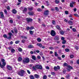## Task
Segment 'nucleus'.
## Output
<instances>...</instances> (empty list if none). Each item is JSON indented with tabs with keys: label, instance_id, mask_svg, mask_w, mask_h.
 Here are the masks:
<instances>
[{
	"label": "nucleus",
	"instance_id": "obj_48",
	"mask_svg": "<svg viewBox=\"0 0 79 79\" xmlns=\"http://www.w3.org/2000/svg\"><path fill=\"white\" fill-rule=\"evenodd\" d=\"M56 23V22H55L54 20H52V24H54V25H55V23Z\"/></svg>",
	"mask_w": 79,
	"mask_h": 79
},
{
	"label": "nucleus",
	"instance_id": "obj_58",
	"mask_svg": "<svg viewBox=\"0 0 79 79\" xmlns=\"http://www.w3.org/2000/svg\"><path fill=\"white\" fill-rule=\"evenodd\" d=\"M61 40H64V38L63 37H61Z\"/></svg>",
	"mask_w": 79,
	"mask_h": 79
},
{
	"label": "nucleus",
	"instance_id": "obj_42",
	"mask_svg": "<svg viewBox=\"0 0 79 79\" xmlns=\"http://www.w3.org/2000/svg\"><path fill=\"white\" fill-rule=\"evenodd\" d=\"M64 66H68V64H67V63H64Z\"/></svg>",
	"mask_w": 79,
	"mask_h": 79
},
{
	"label": "nucleus",
	"instance_id": "obj_40",
	"mask_svg": "<svg viewBox=\"0 0 79 79\" xmlns=\"http://www.w3.org/2000/svg\"><path fill=\"white\" fill-rule=\"evenodd\" d=\"M27 8L26 7H25L24 8V10H23V11L24 12V11H27Z\"/></svg>",
	"mask_w": 79,
	"mask_h": 79
},
{
	"label": "nucleus",
	"instance_id": "obj_44",
	"mask_svg": "<svg viewBox=\"0 0 79 79\" xmlns=\"http://www.w3.org/2000/svg\"><path fill=\"white\" fill-rule=\"evenodd\" d=\"M37 41H38L39 42H41V39L40 38H38L37 39Z\"/></svg>",
	"mask_w": 79,
	"mask_h": 79
},
{
	"label": "nucleus",
	"instance_id": "obj_18",
	"mask_svg": "<svg viewBox=\"0 0 79 79\" xmlns=\"http://www.w3.org/2000/svg\"><path fill=\"white\" fill-rule=\"evenodd\" d=\"M60 33L61 35H63L64 34V32L63 30H60Z\"/></svg>",
	"mask_w": 79,
	"mask_h": 79
},
{
	"label": "nucleus",
	"instance_id": "obj_56",
	"mask_svg": "<svg viewBox=\"0 0 79 79\" xmlns=\"http://www.w3.org/2000/svg\"><path fill=\"white\" fill-rule=\"evenodd\" d=\"M76 11H77V9H76V8H75L73 9V11H74V12H76Z\"/></svg>",
	"mask_w": 79,
	"mask_h": 79
},
{
	"label": "nucleus",
	"instance_id": "obj_15",
	"mask_svg": "<svg viewBox=\"0 0 79 79\" xmlns=\"http://www.w3.org/2000/svg\"><path fill=\"white\" fill-rule=\"evenodd\" d=\"M28 48H34V46L32 44H30L28 46Z\"/></svg>",
	"mask_w": 79,
	"mask_h": 79
},
{
	"label": "nucleus",
	"instance_id": "obj_10",
	"mask_svg": "<svg viewBox=\"0 0 79 79\" xmlns=\"http://www.w3.org/2000/svg\"><path fill=\"white\" fill-rule=\"evenodd\" d=\"M49 13V10H46L44 11V15L47 16V15H48Z\"/></svg>",
	"mask_w": 79,
	"mask_h": 79
},
{
	"label": "nucleus",
	"instance_id": "obj_3",
	"mask_svg": "<svg viewBox=\"0 0 79 79\" xmlns=\"http://www.w3.org/2000/svg\"><path fill=\"white\" fill-rule=\"evenodd\" d=\"M22 62L23 64H26V63H29L30 62V59L28 57H26L24 58Z\"/></svg>",
	"mask_w": 79,
	"mask_h": 79
},
{
	"label": "nucleus",
	"instance_id": "obj_60",
	"mask_svg": "<svg viewBox=\"0 0 79 79\" xmlns=\"http://www.w3.org/2000/svg\"><path fill=\"white\" fill-rule=\"evenodd\" d=\"M27 71L28 74H31V72H30V71H29V70H27Z\"/></svg>",
	"mask_w": 79,
	"mask_h": 79
},
{
	"label": "nucleus",
	"instance_id": "obj_5",
	"mask_svg": "<svg viewBox=\"0 0 79 79\" xmlns=\"http://www.w3.org/2000/svg\"><path fill=\"white\" fill-rule=\"evenodd\" d=\"M50 34L52 36L54 37L56 35V32L54 30H52L51 31Z\"/></svg>",
	"mask_w": 79,
	"mask_h": 79
},
{
	"label": "nucleus",
	"instance_id": "obj_27",
	"mask_svg": "<svg viewBox=\"0 0 79 79\" xmlns=\"http://www.w3.org/2000/svg\"><path fill=\"white\" fill-rule=\"evenodd\" d=\"M62 44H65L66 43V40H63L62 42Z\"/></svg>",
	"mask_w": 79,
	"mask_h": 79
},
{
	"label": "nucleus",
	"instance_id": "obj_16",
	"mask_svg": "<svg viewBox=\"0 0 79 79\" xmlns=\"http://www.w3.org/2000/svg\"><path fill=\"white\" fill-rule=\"evenodd\" d=\"M68 23L70 24L71 26L73 24V22L72 21L70 20L68 21Z\"/></svg>",
	"mask_w": 79,
	"mask_h": 79
},
{
	"label": "nucleus",
	"instance_id": "obj_24",
	"mask_svg": "<svg viewBox=\"0 0 79 79\" xmlns=\"http://www.w3.org/2000/svg\"><path fill=\"white\" fill-rule=\"evenodd\" d=\"M4 13L5 14V15L8 14V12H7V10H6V9H4Z\"/></svg>",
	"mask_w": 79,
	"mask_h": 79
},
{
	"label": "nucleus",
	"instance_id": "obj_26",
	"mask_svg": "<svg viewBox=\"0 0 79 79\" xmlns=\"http://www.w3.org/2000/svg\"><path fill=\"white\" fill-rule=\"evenodd\" d=\"M47 79V75H44L43 76V79Z\"/></svg>",
	"mask_w": 79,
	"mask_h": 79
},
{
	"label": "nucleus",
	"instance_id": "obj_51",
	"mask_svg": "<svg viewBox=\"0 0 79 79\" xmlns=\"http://www.w3.org/2000/svg\"><path fill=\"white\" fill-rule=\"evenodd\" d=\"M26 29L27 30V31H28L29 29L30 30V27H27Z\"/></svg>",
	"mask_w": 79,
	"mask_h": 79
},
{
	"label": "nucleus",
	"instance_id": "obj_38",
	"mask_svg": "<svg viewBox=\"0 0 79 79\" xmlns=\"http://www.w3.org/2000/svg\"><path fill=\"white\" fill-rule=\"evenodd\" d=\"M19 42L20 41L19 40H17L15 42V44H18L19 43Z\"/></svg>",
	"mask_w": 79,
	"mask_h": 79
},
{
	"label": "nucleus",
	"instance_id": "obj_36",
	"mask_svg": "<svg viewBox=\"0 0 79 79\" xmlns=\"http://www.w3.org/2000/svg\"><path fill=\"white\" fill-rule=\"evenodd\" d=\"M73 15H74V16H76V17H78V18H79V15H78L77 14H73Z\"/></svg>",
	"mask_w": 79,
	"mask_h": 79
},
{
	"label": "nucleus",
	"instance_id": "obj_13",
	"mask_svg": "<svg viewBox=\"0 0 79 79\" xmlns=\"http://www.w3.org/2000/svg\"><path fill=\"white\" fill-rule=\"evenodd\" d=\"M28 14L29 15H30V16H32L33 15H34V12H28Z\"/></svg>",
	"mask_w": 79,
	"mask_h": 79
},
{
	"label": "nucleus",
	"instance_id": "obj_8",
	"mask_svg": "<svg viewBox=\"0 0 79 79\" xmlns=\"http://www.w3.org/2000/svg\"><path fill=\"white\" fill-rule=\"evenodd\" d=\"M6 67L7 69L10 70V71H11V70L13 69V68L9 65H7Z\"/></svg>",
	"mask_w": 79,
	"mask_h": 79
},
{
	"label": "nucleus",
	"instance_id": "obj_39",
	"mask_svg": "<svg viewBox=\"0 0 79 79\" xmlns=\"http://www.w3.org/2000/svg\"><path fill=\"white\" fill-rule=\"evenodd\" d=\"M34 29V26L31 27H30V30H32V29Z\"/></svg>",
	"mask_w": 79,
	"mask_h": 79
},
{
	"label": "nucleus",
	"instance_id": "obj_50",
	"mask_svg": "<svg viewBox=\"0 0 79 79\" xmlns=\"http://www.w3.org/2000/svg\"><path fill=\"white\" fill-rule=\"evenodd\" d=\"M70 58H73L74 57V56L73 55H71L70 56Z\"/></svg>",
	"mask_w": 79,
	"mask_h": 79
},
{
	"label": "nucleus",
	"instance_id": "obj_21",
	"mask_svg": "<svg viewBox=\"0 0 79 79\" xmlns=\"http://www.w3.org/2000/svg\"><path fill=\"white\" fill-rule=\"evenodd\" d=\"M32 60H35H35H36V57H35V56H32Z\"/></svg>",
	"mask_w": 79,
	"mask_h": 79
},
{
	"label": "nucleus",
	"instance_id": "obj_35",
	"mask_svg": "<svg viewBox=\"0 0 79 79\" xmlns=\"http://www.w3.org/2000/svg\"><path fill=\"white\" fill-rule=\"evenodd\" d=\"M68 67H69V69H73V67H72V66H71V65L69 66Z\"/></svg>",
	"mask_w": 79,
	"mask_h": 79
},
{
	"label": "nucleus",
	"instance_id": "obj_54",
	"mask_svg": "<svg viewBox=\"0 0 79 79\" xmlns=\"http://www.w3.org/2000/svg\"><path fill=\"white\" fill-rule=\"evenodd\" d=\"M8 35H9V36H10L11 37V35H12V34L11 33H10L8 34Z\"/></svg>",
	"mask_w": 79,
	"mask_h": 79
},
{
	"label": "nucleus",
	"instance_id": "obj_47",
	"mask_svg": "<svg viewBox=\"0 0 79 79\" xmlns=\"http://www.w3.org/2000/svg\"><path fill=\"white\" fill-rule=\"evenodd\" d=\"M37 10L38 11H42L41 9L40 8H38L37 9Z\"/></svg>",
	"mask_w": 79,
	"mask_h": 79
},
{
	"label": "nucleus",
	"instance_id": "obj_57",
	"mask_svg": "<svg viewBox=\"0 0 79 79\" xmlns=\"http://www.w3.org/2000/svg\"><path fill=\"white\" fill-rule=\"evenodd\" d=\"M10 23H13V20H10Z\"/></svg>",
	"mask_w": 79,
	"mask_h": 79
},
{
	"label": "nucleus",
	"instance_id": "obj_62",
	"mask_svg": "<svg viewBox=\"0 0 79 79\" xmlns=\"http://www.w3.org/2000/svg\"><path fill=\"white\" fill-rule=\"evenodd\" d=\"M77 63L78 64H79V59L77 61Z\"/></svg>",
	"mask_w": 79,
	"mask_h": 79
},
{
	"label": "nucleus",
	"instance_id": "obj_11",
	"mask_svg": "<svg viewBox=\"0 0 79 79\" xmlns=\"http://www.w3.org/2000/svg\"><path fill=\"white\" fill-rule=\"evenodd\" d=\"M0 18H4V15H3V13L2 11L0 12Z\"/></svg>",
	"mask_w": 79,
	"mask_h": 79
},
{
	"label": "nucleus",
	"instance_id": "obj_34",
	"mask_svg": "<svg viewBox=\"0 0 79 79\" xmlns=\"http://www.w3.org/2000/svg\"><path fill=\"white\" fill-rule=\"evenodd\" d=\"M70 6L72 8H73V7H74V5H73V4L71 3H70Z\"/></svg>",
	"mask_w": 79,
	"mask_h": 79
},
{
	"label": "nucleus",
	"instance_id": "obj_29",
	"mask_svg": "<svg viewBox=\"0 0 79 79\" xmlns=\"http://www.w3.org/2000/svg\"><path fill=\"white\" fill-rule=\"evenodd\" d=\"M3 37L4 38H5L6 39V38H8V37L7 36V35H6V34L3 35Z\"/></svg>",
	"mask_w": 79,
	"mask_h": 79
},
{
	"label": "nucleus",
	"instance_id": "obj_17",
	"mask_svg": "<svg viewBox=\"0 0 79 79\" xmlns=\"http://www.w3.org/2000/svg\"><path fill=\"white\" fill-rule=\"evenodd\" d=\"M36 79H39V75L37 74H35L34 75Z\"/></svg>",
	"mask_w": 79,
	"mask_h": 79
},
{
	"label": "nucleus",
	"instance_id": "obj_32",
	"mask_svg": "<svg viewBox=\"0 0 79 79\" xmlns=\"http://www.w3.org/2000/svg\"><path fill=\"white\" fill-rule=\"evenodd\" d=\"M11 53H15V50L14 49H12L11 50Z\"/></svg>",
	"mask_w": 79,
	"mask_h": 79
},
{
	"label": "nucleus",
	"instance_id": "obj_31",
	"mask_svg": "<svg viewBox=\"0 0 79 79\" xmlns=\"http://www.w3.org/2000/svg\"><path fill=\"white\" fill-rule=\"evenodd\" d=\"M54 71H56L57 70H58L57 68L56 67V66H54Z\"/></svg>",
	"mask_w": 79,
	"mask_h": 79
},
{
	"label": "nucleus",
	"instance_id": "obj_63",
	"mask_svg": "<svg viewBox=\"0 0 79 79\" xmlns=\"http://www.w3.org/2000/svg\"><path fill=\"white\" fill-rule=\"evenodd\" d=\"M49 48L51 50H53V49H54V48H53L52 47H50Z\"/></svg>",
	"mask_w": 79,
	"mask_h": 79
},
{
	"label": "nucleus",
	"instance_id": "obj_6",
	"mask_svg": "<svg viewBox=\"0 0 79 79\" xmlns=\"http://www.w3.org/2000/svg\"><path fill=\"white\" fill-rule=\"evenodd\" d=\"M54 40H60V36L58 35H56L54 37L53 39Z\"/></svg>",
	"mask_w": 79,
	"mask_h": 79
},
{
	"label": "nucleus",
	"instance_id": "obj_49",
	"mask_svg": "<svg viewBox=\"0 0 79 79\" xmlns=\"http://www.w3.org/2000/svg\"><path fill=\"white\" fill-rule=\"evenodd\" d=\"M67 79H69V75L68 74L66 76Z\"/></svg>",
	"mask_w": 79,
	"mask_h": 79
},
{
	"label": "nucleus",
	"instance_id": "obj_43",
	"mask_svg": "<svg viewBox=\"0 0 79 79\" xmlns=\"http://www.w3.org/2000/svg\"><path fill=\"white\" fill-rule=\"evenodd\" d=\"M55 56H58V53H57V52H56L55 53Z\"/></svg>",
	"mask_w": 79,
	"mask_h": 79
},
{
	"label": "nucleus",
	"instance_id": "obj_22",
	"mask_svg": "<svg viewBox=\"0 0 79 79\" xmlns=\"http://www.w3.org/2000/svg\"><path fill=\"white\" fill-rule=\"evenodd\" d=\"M55 3L56 4H58L60 3V0H55Z\"/></svg>",
	"mask_w": 79,
	"mask_h": 79
},
{
	"label": "nucleus",
	"instance_id": "obj_46",
	"mask_svg": "<svg viewBox=\"0 0 79 79\" xmlns=\"http://www.w3.org/2000/svg\"><path fill=\"white\" fill-rule=\"evenodd\" d=\"M72 31L73 32H76V29L75 28H73L72 29Z\"/></svg>",
	"mask_w": 79,
	"mask_h": 79
},
{
	"label": "nucleus",
	"instance_id": "obj_2",
	"mask_svg": "<svg viewBox=\"0 0 79 79\" xmlns=\"http://www.w3.org/2000/svg\"><path fill=\"white\" fill-rule=\"evenodd\" d=\"M32 68L33 70H34V71H35L37 70V69H43L42 65H36L35 66H33Z\"/></svg>",
	"mask_w": 79,
	"mask_h": 79
},
{
	"label": "nucleus",
	"instance_id": "obj_37",
	"mask_svg": "<svg viewBox=\"0 0 79 79\" xmlns=\"http://www.w3.org/2000/svg\"><path fill=\"white\" fill-rule=\"evenodd\" d=\"M21 37H22V38H23V39H27V38L26 36H22Z\"/></svg>",
	"mask_w": 79,
	"mask_h": 79
},
{
	"label": "nucleus",
	"instance_id": "obj_20",
	"mask_svg": "<svg viewBox=\"0 0 79 79\" xmlns=\"http://www.w3.org/2000/svg\"><path fill=\"white\" fill-rule=\"evenodd\" d=\"M23 60L22 57H19L18 58V61L20 62L21 61V60Z\"/></svg>",
	"mask_w": 79,
	"mask_h": 79
},
{
	"label": "nucleus",
	"instance_id": "obj_61",
	"mask_svg": "<svg viewBox=\"0 0 79 79\" xmlns=\"http://www.w3.org/2000/svg\"><path fill=\"white\" fill-rule=\"evenodd\" d=\"M25 40H22V43H23V44H24V43H25Z\"/></svg>",
	"mask_w": 79,
	"mask_h": 79
},
{
	"label": "nucleus",
	"instance_id": "obj_14",
	"mask_svg": "<svg viewBox=\"0 0 79 79\" xmlns=\"http://www.w3.org/2000/svg\"><path fill=\"white\" fill-rule=\"evenodd\" d=\"M12 12L13 14H16V13H17V11L15 10V9H14L12 10Z\"/></svg>",
	"mask_w": 79,
	"mask_h": 79
},
{
	"label": "nucleus",
	"instance_id": "obj_64",
	"mask_svg": "<svg viewBox=\"0 0 79 79\" xmlns=\"http://www.w3.org/2000/svg\"><path fill=\"white\" fill-rule=\"evenodd\" d=\"M37 58L38 59H40V58H41V57H40V56H37Z\"/></svg>",
	"mask_w": 79,
	"mask_h": 79
},
{
	"label": "nucleus",
	"instance_id": "obj_45",
	"mask_svg": "<svg viewBox=\"0 0 79 79\" xmlns=\"http://www.w3.org/2000/svg\"><path fill=\"white\" fill-rule=\"evenodd\" d=\"M51 74L53 75V76H55V72H52L51 73Z\"/></svg>",
	"mask_w": 79,
	"mask_h": 79
},
{
	"label": "nucleus",
	"instance_id": "obj_59",
	"mask_svg": "<svg viewBox=\"0 0 79 79\" xmlns=\"http://www.w3.org/2000/svg\"><path fill=\"white\" fill-rule=\"evenodd\" d=\"M57 69H60V66L58 65L57 66Z\"/></svg>",
	"mask_w": 79,
	"mask_h": 79
},
{
	"label": "nucleus",
	"instance_id": "obj_33",
	"mask_svg": "<svg viewBox=\"0 0 79 79\" xmlns=\"http://www.w3.org/2000/svg\"><path fill=\"white\" fill-rule=\"evenodd\" d=\"M29 33L31 35H32L33 34V31L31 30L29 31Z\"/></svg>",
	"mask_w": 79,
	"mask_h": 79
},
{
	"label": "nucleus",
	"instance_id": "obj_53",
	"mask_svg": "<svg viewBox=\"0 0 79 79\" xmlns=\"http://www.w3.org/2000/svg\"><path fill=\"white\" fill-rule=\"evenodd\" d=\"M6 8L7 10H10V7L9 6H7Z\"/></svg>",
	"mask_w": 79,
	"mask_h": 79
},
{
	"label": "nucleus",
	"instance_id": "obj_25",
	"mask_svg": "<svg viewBox=\"0 0 79 79\" xmlns=\"http://www.w3.org/2000/svg\"><path fill=\"white\" fill-rule=\"evenodd\" d=\"M65 51L66 52H69L70 50H69V49L67 48L65 49Z\"/></svg>",
	"mask_w": 79,
	"mask_h": 79
},
{
	"label": "nucleus",
	"instance_id": "obj_19",
	"mask_svg": "<svg viewBox=\"0 0 79 79\" xmlns=\"http://www.w3.org/2000/svg\"><path fill=\"white\" fill-rule=\"evenodd\" d=\"M29 77L30 79H35L34 77V76L32 75H31Z\"/></svg>",
	"mask_w": 79,
	"mask_h": 79
},
{
	"label": "nucleus",
	"instance_id": "obj_52",
	"mask_svg": "<svg viewBox=\"0 0 79 79\" xmlns=\"http://www.w3.org/2000/svg\"><path fill=\"white\" fill-rule=\"evenodd\" d=\"M75 48H76V50H78V49H79V47H78V46H75Z\"/></svg>",
	"mask_w": 79,
	"mask_h": 79
},
{
	"label": "nucleus",
	"instance_id": "obj_1",
	"mask_svg": "<svg viewBox=\"0 0 79 79\" xmlns=\"http://www.w3.org/2000/svg\"><path fill=\"white\" fill-rule=\"evenodd\" d=\"M1 61L2 63H2L0 62V66L1 68H3L5 66H6V62H5V60L4 59H2Z\"/></svg>",
	"mask_w": 79,
	"mask_h": 79
},
{
	"label": "nucleus",
	"instance_id": "obj_55",
	"mask_svg": "<svg viewBox=\"0 0 79 79\" xmlns=\"http://www.w3.org/2000/svg\"><path fill=\"white\" fill-rule=\"evenodd\" d=\"M40 55L41 56H43V53H42V52H40Z\"/></svg>",
	"mask_w": 79,
	"mask_h": 79
},
{
	"label": "nucleus",
	"instance_id": "obj_12",
	"mask_svg": "<svg viewBox=\"0 0 79 79\" xmlns=\"http://www.w3.org/2000/svg\"><path fill=\"white\" fill-rule=\"evenodd\" d=\"M56 28L59 31H61V28H60V27L58 25H57L56 26Z\"/></svg>",
	"mask_w": 79,
	"mask_h": 79
},
{
	"label": "nucleus",
	"instance_id": "obj_28",
	"mask_svg": "<svg viewBox=\"0 0 79 79\" xmlns=\"http://www.w3.org/2000/svg\"><path fill=\"white\" fill-rule=\"evenodd\" d=\"M28 9L29 11H32V10H33V7H31V8L28 7Z\"/></svg>",
	"mask_w": 79,
	"mask_h": 79
},
{
	"label": "nucleus",
	"instance_id": "obj_41",
	"mask_svg": "<svg viewBox=\"0 0 79 79\" xmlns=\"http://www.w3.org/2000/svg\"><path fill=\"white\" fill-rule=\"evenodd\" d=\"M65 13L66 15H68L69 14V12L68 11H65Z\"/></svg>",
	"mask_w": 79,
	"mask_h": 79
},
{
	"label": "nucleus",
	"instance_id": "obj_30",
	"mask_svg": "<svg viewBox=\"0 0 79 79\" xmlns=\"http://www.w3.org/2000/svg\"><path fill=\"white\" fill-rule=\"evenodd\" d=\"M18 51H19V52H22L23 51V49H22V48H19L18 49Z\"/></svg>",
	"mask_w": 79,
	"mask_h": 79
},
{
	"label": "nucleus",
	"instance_id": "obj_23",
	"mask_svg": "<svg viewBox=\"0 0 79 79\" xmlns=\"http://www.w3.org/2000/svg\"><path fill=\"white\" fill-rule=\"evenodd\" d=\"M55 10L56 11H57L58 12H59L60 11V9H59V8H58L57 7H55Z\"/></svg>",
	"mask_w": 79,
	"mask_h": 79
},
{
	"label": "nucleus",
	"instance_id": "obj_7",
	"mask_svg": "<svg viewBox=\"0 0 79 79\" xmlns=\"http://www.w3.org/2000/svg\"><path fill=\"white\" fill-rule=\"evenodd\" d=\"M37 45L39 46L40 48H45V46H42V44L41 43H38L37 44Z\"/></svg>",
	"mask_w": 79,
	"mask_h": 79
},
{
	"label": "nucleus",
	"instance_id": "obj_4",
	"mask_svg": "<svg viewBox=\"0 0 79 79\" xmlns=\"http://www.w3.org/2000/svg\"><path fill=\"white\" fill-rule=\"evenodd\" d=\"M25 71L23 70H21L20 72H19L18 74L19 75L21 76H24V73Z\"/></svg>",
	"mask_w": 79,
	"mask_h": 79
},
{
	"label": "nucleus",
	"instance_id": "obj_9",
	"mask_svg": "<svg viewBox=\"0 0 79 79\" xmlns=\"http://www.w3.org/2000/svg\"><path fill=\"white\" fill-rule=\"evenodd\" d=\"M26 21L27 22H32L33 21V20L31 18H26Z\"/></svg>",
	"mask_w": 79,
	"mask_h": 79
}]
</instances>
